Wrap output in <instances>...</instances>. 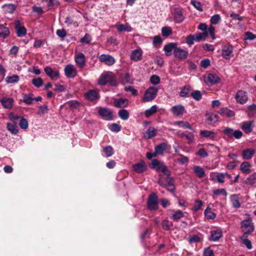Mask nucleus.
Listing matches in <instances>:
<instances>
[{
	"instance_id": "nucleus-6",
	"label": "nucleus",
	"mask_w": 256,
	"mask_h": 256,
	"mask_svg": "<svg viewBox=\"0 0 256 256\" xmlns=\"http://www.w3.org/2000/svg\"><path fill=\"white\" fill-rule=\"evenodd\" d=\"M158 92V88L156 87L152 86L148 88L144 92L142 101L144 102H150L154 100Z\"/></svg>"
},
{
	"instance_id": "nucleus-35",
	"label": "nucleus",
	"mask_w": 256,
	"mask_h": 256,
	"mask_svg": "<svg viewBox=\"0 0 256 256\" xmlns=\"http://www.w3.org/2000/svg\"><path fill=\"white\" fill-rule=\"evenodd\" d=\"M240 198L239 194H234L230 196V200L234 208H238L240 206Z\"/></svg>"
},
{
	"instance_id": "nucleus-43",
	"label": "nucleus",
	"mask_w": 256,
	"mask_h": 256,
	"mask_svg": "<svg viewBox=\"0 0 256 256\" xmlns=\"http://www.w3.org/2000/svg\"><path fill=\"white\" fill-rule=\"evenodd\" d=\"M248 235H246V234H243L242 236L240 237V240H242V243L246 246V247L250 250L252 248V246L251 244L250 240L248 239Z\"/></svg>"
},
{
	"instance_id": "nucleus-46",
	"label": "nucleus",
	"mask_w": 256,
	"mask_h": 256,
	"mask_svg": "<svg viewBox=\"0 0 256 256\" xmlns=\"http://www.w3.org/2000/svg\"><path fill=\"white\" fill-rule=\"evenodd\" d=\"M161 31L162 36L164 37H168L172 34V29L169 26L162 27Z\"/></svg>"
},
{
	"instance_id": "nucleus-34",
	"label": "nucleus",
	"mask_w": 256,
	"mask_h": 256,
	"mask_svg": "<svg viewBox=\"0 0 256 256\" xmlns=\"http://www.w3.org/2000/svg\"><path fill=\"white\" fill-rule=\"evenodd\" d=\"M220 114L222 116L228 118H231L235 115V113L233 110H232L227 108H222L220 110Z\"/></svg>"
},
{
	"instance_id": "nucleus-10",
	"label": "nucleus",
	"mask_w": 256,
	"mask_h": 256,
	"mask_svg": "<svg viewBox=\"0 0 256 256\" xmlns=\"http://www.w3.org/2000/svg\"><path fill=\"white\" fill-rule=\"evenodd\" d=\"M44 71L52 80H56L60 77V72L57 69H52L50 66H46L44 68Z\"/></svg>"
},
{
	"instance_id": "nucleus-17",
	"label": "nucleus",
	"mask_w": 256,
	"mask_h": 256,
	"mask_svg": "<svg viewBox=\"0 0 256 256\" xmlns=\"http://www.w3.org/2000/svg\"><path fill=\"white\" fill-rule=\"evenodd\" d=\"M171 111L174 116H182L186 112L184 106L182 104L174 106L172 108Z\"/></svg>"
},
{
	"instance_id": "nucleus-21",
	"label": "nucleus",
	"mask_w": 256,
	"mask_h": 256,
	"mask_svg": "<svg viewBox=\"0 0 256 256\" xmlns=\"http://www.w3.org/2000/svg\"><path fill=\"white\" fill-rule=\"evenodd\" d=\"M233 47L231 45H226L224 46L222 49V56L226 59H230L232 54L233 52Z\"/></svg>"
},
{
	"instance_id": "nucleus-19",
	"label": "nucleus",
	"mask_w": 256,
	"mask_h": 256,
	"mask_svg": "<svg viewBox=\"0 0 256 256\" xmlns=\"http://www.w3.org/2000/svg\"><path fill=\"white\" fill-rule=\"evenodd\" d=\"M142 50L140 48L134 50L130 54V58L134 62H138L142 59Z\"/></svg>"
},
{
	"instance_id": "nucleus-11",
	"label": "nucleus",
	"mask_w": 256,
	"mask_h": 256,
	"mask_svg": "<svg viewBox=\"0 0 256 256\" xmlns=\"http://www.w3.org/2000/svg\"><path fill=\"white\" fill-rule=\"evenodd\" d=\"M84 97L88 100L93 102L98 100L100 98V96L97 90H90L85 93Z\"/></svg>"
},
{
	"instance_id": "nucleus-7",
	"label": "nucleus",
	"mask_w": 256,
	"mask_h": 256,
	"mask_svg": "<svg viewBox=\"0 0 256 256\" xmlns=\"http://www.w3.org/2000/svg\"><path fill=\"white\" fill-rule=\"evenodd\" d=\"M98 114L102 119L106 120H110L113 118L112 112L108 108L100 107L98 110Z\"/></svg>"
},
{
	"instance_id": "nucleus-52",
	"label": "nucleus",
	"mask_w": 256,
	"mask_h": 256,
	"mask_svg": "<svg viewBox=\"0 0 256 256\" xmlns=\"http://www.w3.org/2000/svg\"><path fill=\"white\" fill-rule=\"evenodd\" d=\"M190 96H192L194 99L198 101L200 100L202 98L200 92L198 90L192 92Z\"/></svg>"
},
{
	"instance_id": "nucleus-26",
	"label": "nucleus",
	"mask_w": 256,
	"mask_h": 256,
	"mask_svg": "<svg viewBox=\"0 0 256 256\" xmlns=\"http://www.w3.org/2000/svg\"><path fill=\"white\" fill-rule=\"evenodd\" d=\"M206 116V122L209 124H214L218 120V116L213 112L207 113Z\"/></svg>"
},
{
	"instance_id": "nucleus-63",
	"label": "nucleus",
	"mask_w": 256,
	"mask_h": 256,
	"mask_svg": "<svg viewBox=\"0 0 256 256\" xmlns=\"http://www.w3.org/2000/svg\"><path fill=\"white\" fill-rule=\"evenodd\" d=\"M91 40L92 38L88 34H86L84 36L80 39V42L82 43L88 44Z\"/></svg>"
},
{
	"instance_id": "nucleus-28",
	"label": "nucleus",
	"mask_w": 256,
	"mask_h": 256,
	"mask_svg": "<svg viewBox=\"0 0 256 256\" xmlns=\"http://www.w3.org/2000/svg\"><path fill=\"white\" fill-rule=\"evenodd\" d=\"M120 81L123 84H131L133 82V79L129 74L124 73L120 74Z\"/></svg>"
},
{
	"instance_id": "nucleus-50",
	"label": "nucleus",
	"mask_w": 256,
	"mask_h": 256,
	"mask_svg": "<svg viewBox=\"0 0 256 256\" xmlns=\"http://www.w3.org/2000/svg\"><path fill=\"white\" fill-rule=\"evenodd\" d=\"M192 132H188L186 134V138L188 140V144H192L194 142L195 138L194 135V130H193Z\"/></svg>"
},
{
	"instance_id": "nucleus-33",
	"label": "nucleus",
	"mask_w": 256,
	"mask_h": 256,
	"mask_svg": "<svg viewBox=\"0 0 256 256\" xmlns=\"http://www.w3.org/2000/svg\"><path fill=\"white\" fill-rule=\"evenodd\" d=\"M6 128L12 134L16 135L18 132V126L16 123L12 124L8 122L6 124Z\"/></svg>"
},
{
	"instance_id": "nucleus-22",
	"label": "nucleus",
	"mask_w": 256,
	"mask_h": 256,
	"mask_svg": "<svg viewBox=\"0 0 256 256\" xmlns=\"http://www.w3.org/2000/svg\"><path fill=\"white\" fill-rule=\"evenodd\" d=\"M158 130L154 127H150L145 132L143 136L146 139H150L157 135Z\"/></svg>"
},
{
	"instance_id": "nucleus-9",
	"label": "nucleus",
	"mask_w": 256,
	"mask_h": 256,
	"mask_svg": "<svg viewBox=\"0 0 256 256\" xmlns=\"http://www.w3.org/2000/svg\"><path fill=\"white\" fill-rule=\"evenodd\" d=\"M235 98L237 102L244 104L248 100V94L246 91L242 90H238L236 94Z\"/></svg>"
},
{
	"instance_id": "nucleus-58",
	"label": "nucleus",
	"mask_w": 256,
	"mask_h": 256,
	"mask_svg": "<svg viewBox=\"0 0 256 256\" xmlns=\"http://www.w3.org/2000/svg\"><path fill=\"white\" fill-rule=\"evenodd\" d=\"M19 125L22 129H26L28 126L27 120L24 118H22L20 121Z\"/></svg>"
},
{
	"instance_id": "nucleus-57",
	"label": "nucleus",
	"mask_w": 256,
	"mask_h": 256,
	"mask_svg": "<svg viewBox=\"0 0 256 256\" xmlns=\"http://www.w3.org/2000/svg\"><path fill=\"white\" fill-rule=\"evenodd\" d=\"M190 4L198 10L200 12H202L203 10L202 7V4L200 2L192 0L190 2Z\"/></svg>"
},
{
	"instance_id": "nucleus-4",
	"label": "nucleus",
	"mask_w": 256,
	"mask_h": 256,
	"mask_svg": "<svg viewBox=\"0 0 256 256\" xmlns=\"http://www.w3.org/2000/svg\"><path fill=\"white\" fill-rule=\"evenodd\" d=\"M222 132L229 139H231L233 137L236 139H240L243 136L242 132L240 130H234L228 127L224 128L222 130Z\"/></svg>"
},
{
	"instance_id": "nucleus-18",
	"label": "nucleus",
	"mask_w": 256,
	"mask_h": 256,
	"mask_svg": "<svg viewBox=\"0 0 256 256\" xmlns=\"http://www.w3.org/2000/svg\"><path fill=\"white\" fill-rule=\"evenodd\" d=\"M254 127V122L248 120L242 123L241 128L246 134H250L252 132Z\"/></svg>"
},
{
	"instance_id": "nucleus-56",
	"label": "nucleus",
	"mask_w": 256,
	"mask_h": 256,
	"mask_svg": "<svg viewBox=\"0 0 256 256\" xmlns=\"http://www.w3.org/2000/svg\"><path fill=\"white\" fill-rule=\"evenodd\" d=\"M212 192L214 194L217 196L223 195L226 196H227L228 194L224 188L214 190H212Z\"/></svg>"
},
{
	"instance_id": "nucleus-60",
	"label": "nucleus",
	"mask_w": 256,
	"mask_h": 256,
	"mask_svg": "<svg viewBox=\"0 0 256 256\" xmlns=\"http://www.w3.org/2000/svg\"><path fill=\"white\" fill-rule=\"evenodd\" d=\"M220 20V16L218 14H216L211 18L210 22L212 24H216L219 23Z\"/></svg>"
},
{
	"instance_id": "nucleus-12",
	"label": "nucleus",
	"mask_w": 256,
	"mask_h": 256,
	"mask_svg": "<svg viewBox=\"0 0 256 256\" xmlns=\"http://www.w3.org/2000/svg\"><path fill=\"white\" fill-rule=\"evenodd\" d=\"M66 76L68 78H74L77 74L76 68L72 64H68L64 68Z\"/></svg>"
},
{
	"instance_id": "nucleus-39",
	"label": "nucleus",
	"mask_w": 256,
	"mask_h": 256,
	"mask_svg": "<svg viewBox=\"0 0 256 256\" xmlns=\"http://www.w3.org/2000/svg\"><path fill=\"white\" fill-rule=\"evenodd\" d=\"M166 148V144L165 143H161L154 148V152L156 155L162 154Z\"/></svg>"
},
{
	"instance_id": "nucleus-36",
	"label": "nucleus",
	"mask_w": 256,
	"mask_h": 256,
	"mask_svg": "<svg viewBox=\"0 0 256 256\" xmlns=\"http://www.w3.org/2000/svg\"><path fill=\"white\" fill-rule=\"evenodd\" d=\"M222 236V232L220 230L211 232V236L209 238L210 240L216 241Z\"/></svg>"
},
{
	"instance_id": "nucleus-15",
	"label": "nucleus",
	"mask_w": 256,
	"mask_h": 256,
	"mask_svg": "<svg viewBox=\"0 0 256 256\" xmlns=\"http://www.w3.org/2000/svg\"><path fill=\"white\" fill-rule=\"evenodd\" d=\"M204 80L208 85L214 84L218 83L220 81V78L217 75L212 74H208L207 76L204 77Z\"/></svg>"
},
{
	"instance_id": "nucleus-61",
	"label": "nucleus",
	"mask_w": 256,
	"mask_h": 256,
	"mask_svg": "<svg viewBox=\"0 0 256 256\" xmlns=\"http://www.w3.org/2000/svg\"><path fill=\"white\" fill-rule=\"evenodd\" d=\"M206 216L210 219H214L216 218V214L211 211L210 209L206 208L204 212Z\"/></svg>"
},
{
	"instance_id": "nucleus-47",
	"label": "nucleus",
	"mask_w": 256,
	"mask_h": 256,
	"mask_svg": "<svg viewBox=\"0 0 256 256\" xmlns=\"http://www.w3.org/2000/svg\"><path fill=\"white\" fill-rule=\"evenodd\" d=\"M103 151L104 152L106 157H110L114 154L112 147L110 146H108L103 148Z\"/></svg>"
},
{
	"instance_id": "nucleus-32",
	"label": "nucleus",
	"mask_w": 256,
	"mask_h": 256,
	"mask_svg": "<svg viewBox=\"0 0 256 256\" xmlns=\"http://www.w3.org/2000/svg\"><path fill=\"white\" fill-rule=\"evenodd\" d=\"M117 30L119 32H130L132 31V28L131 26L128 24H124L120 22H117L116 24Z\"/></svg>"
},
{
	"instance_id": "nucleus-51",
	"label": "nucleus",
	"mask_w": 256,
	"mask_h": 256,
	"mask_svg": "<svg viewBox=\"0 0 256 256\" xmlns=\"http://www.w3.org/2000/svg\"><path fill=\"white\" fill-rule=\"evenodd\" d=\"M32 83L36 88H40L44 84L43 80L40 78H34L32 80Z\"/></svg>"
},
{
	"instance_id": "nucleus-31",
	"label": "nucleus",
	"mask_w": 256,
	"mask_h": 256,
	"mask_svg": "<svg viewBox=\"0 0 256 256\" xmlns=\"http://www.w3.org/2000/svg\"><path fill=\"white\" fill-rule=\"evenodd\" d=\"M192 88L189 86H186L182 88L180 92V96L182 98H188L190 96Z\"/></svg>"
},
{
	"instance_id": "nucleus-30",
	"label": "nucleus",
	"mask_w": 256,
	"mask_h": 256,
	"mask_svg": "<svg viewBox=\"0 0 256 256\" xmlns=\"http://www.w3.org/2000/svg\"><path fill=\"white\" fill-rule=\"evenodd\" d=\"M202 136L214 140L216 136V134L212 130H202L200 132Z\"/></svg>"
},
{
	"instance_id": "nucleus-49",
	"label": "nucleus",
	"mask_w": 256,
	"mask_h": 256,
	"mask_svg": "<svg viewBox=\"0 0 256 256\" xmlns=\"http://www.w3.org/2000/svg\"><path fill=\"white\" fill-rule=\"evenodd\" d=\"M194 170L196 176H204L205 174L204 168L198 166H194Z\"/></svg>"
},
{
	"instance_id": "nucleus-2",
	"label": "nucleus",
	"mask_w": 256,
	"mask_h": 256,
	"mask_svg": "<svg viewBox=\"0 0 256 256\" xmlns=\"http://www.w3.org/2000/svg\"><path fill=\"white\" fill-rule=\"evenodd\" d=\"M247 218L242 220L241 222V228L243 232V234L248 235L254 230V226L252 222V219L248 214H246Z\"/></svg>"
},
{
	"instance_id": "nucleus-64",
	"label": "nucleus",
	"mask_w": 256,
	"mask_h": 256,
	"mask_svg": "<svg viewBox=\"0 0 256 256\" xmlns=\"http://www.w3.org/2000/svg\"><path fill=\"white\" fill-rule=\"evenodd\" d=\"M150 82L153 84H158L160 82V78L159 76L156 75H152L150 77Z\"/></svg>"
},
{
	"instance_id": "nucleus-40",
	"label": "nucleus",
	"mask_w": 256,
	"mask_h": 256,
	"mask_svg": "<svg viewBox=\"0 0 256 256\" xmlns=\"http://www.w3.org/2000/svg\"><path fill=\"white\" fill-rule=\"evenodd\" d=\"M184 20V16L180 10H176L174 13V20L177 23H180Z\"/></svg>"
},
{
	"instance_id": "nucleus-23",
	"label": "nucleus",
	"mask_w": 256,
	"mask_h": 256,
	"mask_svg": "<svg viewBox=\"0 0 256 256\" xmlns=\"http://www.w3.org/2000/svg\"><path fill=\"white\" fill-rule=\"evenodd\" d=\"M75 62L80 68H82L86 65L85 56L82 53H78L75 56Z\"/></svg>"
},
{
	"instance_id": "nucleus-44",
	"label": "nucleus",
	"mask_w": 256,
	"mask_h": 256,
	"mask_svg": "<svg viewBox=\"0 0 256 256\" xmlns=\"http://www.w3.org/2000/svg\"><path fill=\"white\" fill-rule=\"evenodd\" d=\"M34 100L33 94H24L23 96V102L28 104H30Z\"/></svg>"
},
{
	"instance_id": "nucleus-37",
	"label": "nucleus",
	"mask_w": 256,
	"mask_h": 256,
	"mask_svg": "<svg viewBox=\"0 0 256 256\" xmlns=\"http://www.w3.org/2000/svg\"><path fill=\"white\" fill-rule=\"evenodd\" d=\"M10 34L8 28L3 24H0V38H6Z\"/></svg>"
},
{
	"instance_id": "nucleus-3",
	"label": "nucleus",
	"mask_w": 256,
	"mask_h": 256,
	"mask_svg": "<svg viewBox=\"0 0 256 256\" xmlns=\"http://www.w3.org/2000/svg\"><path fill=\"white\" fill-rule=\"evenodd\" d=\"M98 84L102 86H105L106 84H109L113 86L117 85L116 79L112 74L101 75L98 80Z\"/></svg>"
},
{
	"instance_id": "nucleus-1",
	"label": "nucleus",
	"mask_w": 256,
	"mask_h": 256,
	"mask_svg": "<svg viewBox=\"0 0 256 256\" xmlns=\"http://www.w3.org/2000/svg\"><path fill=\"white\" fill-rule=\"evenodd\" d=\"M150 166L151 168L157 172H162L166 176H170L171 174L170 170L162 161L154 159L152 160Z\"/></svg>"
},
{
	"instance_id": "nucleus-13",
	"label": "nucleus",
	"mask_w": 256,
	"mask_h": 256,
	"mask_svg": "<svg viewBox=\"0 0 256 256\" xmlns=\"http://www.w3.org/2000/svg\"><path fill=\"white\" fill-rule=\"evenodd\" d=\"M99 60L106 65L110 66L115 63V59L109 54H102L99 56Z\"/></svg>"
},
{
	"instance_id": "nucleus-41",
	"label": "nucleus",
	"mask_w": 256,
	"mask_h": 256,
	"mask_svg": "<svg viewBox=\"0 0 256 256\" xmlns=\"http://www.w3.org/2000/svg\"><path fill=\"white\" fill-rule=\"evenodd\" d=\"M157 106L156 105L152 106L150 108L146 110L144 115L146 118H149L157 112Z\"/></svg>"
},
{
	"instance_id": "nucleus-8",
	"label": "nucleus",
	"mask_w": 256,
	"mask_h": 256,
	"mask_svg": "<svg viewBox=\"0 0 256 256\" xmlns=\"http://www.w3.org/2000/svg\"><path fill=\"white\" fill-rule=\"evenodd\" d=\"M148 207L151 210L158 208V198L156 194L152 193L149 196L148 199Z\"/></svg>"
},
{
	"instance_id": "nucleus-38",
	"label": "nucleus",
	"mask_w": 256,
	"mask_h": 256,
	"mask_svg": "<svg viewBox=\"0 0 256 256\" xmlns=\"http://www.w3.org/2000/svg\"><path fill=\"white\" fill-rule=\"evenodd\" d=\"M250 164L248 162H244L242 163L240 170L243 172V174H248L250 172Z\"/></svg>"
},
{
	"instance_id": "nucleus-54",
	"label": "nucleus",
	"mask_w": 256,
	"mask_h": 256,
	"mask_svg": "<svg viewBox=\"0 0 256 256\" xmlns=\"http://www.w3.org/2000/svg\"><path fill=\"white\" fill-rule=\"evenodd\" d=\"M162 226L164 230H168L172 226L173 224L171 222L166 220L162 222Z\"/></svg>"
},
{
	"instance_id": "nucleus-42",
	"label": "nucleus",
	"mask_w": 256,
	"mask_h": 256,
	"mask_svg": "<svg viewBox=\"0 0 256 256\" xmlns=\"http://www.w3.org/2000/svg\"><path fill=\"white\" fill-rule=\"evenodd\" d=\"M184 216L182 211L180 210H178L174 211V214L171 216V218H172L174 220L178 222L181 218H183Z\"/></svg>"
},
{
	"instance_id": "nucleus-25",
	"label": "nucleus",
	"mask_w": 256,
	"mask_h": 256,
	"mask_svg": "<svg viewBox=\"0 0 256 256\" xmlns=\"http://www.w3.org/2000/svg\"><path fill=\"white\" fill-rule=\"evenodd\" d=\"M128 100L126 98H116L114 101V105L118 108H123L128 105Z\"/></svg>"
},
{
	"instance_id": "nucleus-59",
	"label": "nucleus",
	"mask_w": 256,
	"mask_h": 256,
	"mask_svg": "<svg viewBox=\"0 0 256 256\" xmlns=\"http://www.w3.org/2000/svg\"><path fill=\"white\" fill-rule=\"evenodd\" d=\"M195 37V40L197 42H200L202 39H204L208 36L206 32L204 33H198L194 35Z\"/></svg>"
},
{
	"instance_id": "nucleus-20",
	"label": "nucleus",
	"mask_w": 256,
	"mask_h": 256,
	"mask_svg": "<svg viewBox=\"0 0 256 256\" xmlns=\"http://www.w3.org/2000/svg\"><path fill=\"white\" fill-rule=\"evenodd\" d=\"M132 168L138 173H142L146 170L147 167L144 160H140V162L134 164Z\"/></svg>"
},
{
	"instance_id": "nucleus-55",
	"label": "nucleus",
	"mask_w": 256,
	"mask_h": 256,
	"mask_svg": "<svg viewBox=\"0 0 256 256\" xmlns=\"http://www.w3.org/2000/svg\"><path fill=\"white\" fill-rule=\"evenodd\" d=\"M6 80L7 83H15L19 80V77L17 75H13L7 76Z\"/></svg>"
},
{
	"instance_id": "nucleus-29",
	"label": "nucleus",
	"mask_w": 256,
	"mask_h": 256,
	"mask_svg": "<svg viewBox=\"0 0 256 256\" xmlns=\"http://www.w3.org/2000/svg\"><path fill=\"white\" fill-rule=\"evenodd\" d=\"M16 29L17 31L16 33L18 36L22 37L26 34V28L24 26H20V22L18 20L16 21Z\"/></svg>"
},
{
	"instance_id": "nucleus-62",
	"label": "nucleus",
	"mask_w": 256,
	"mask_h": 256,
	"mask_svg": "<svg viewBox=\"0 0 256 256\" xmlns=\"http://www.w3.org/2000/svg\"><path fill=\"white\" fill-rule=\"evenodd\" d=\"M109 128L114 132H118L120 130L121 127L116 124H112L109 126Z\"/></svg>"
},
{
	"instance_id": "nucleus-48",
	"label": "nucleus",
	"mask_w": 256,
	"mask_h": 256,
	"mask_svg": "<svg viewBox=\"0 0 256 256\" xmlns=\"http://www.w3.org/2000/svg\"><path fill=\"white\" fill-rule=\"evenodd\" d=\"M118 116L123 120H127L129 118V113L127 110L122 109L118 112Z\"/></svg>"
},
{
	"instance_id": "nucleus-45",
	"label": "nucleus",
	"mask_w": 256,
	"mask_h": 256,
	"mask_svg": "<svg viewBox=\"0 0 256 256\" xmlns=\"http://www.w3.org/2000/svg\"><path fill=\"white\" fill-rule=\"evenodd\" d=\"M174 125H178L180 127L184 128H188L190 130H192L190 124L188 122L185 121H176L174 122Z\"/></svg>"
},
{
	"instance_id": "nucleus-5",
	"label": "nucleus",
	"mask_w": 256,
	"mask_h": 256,
	"mask_svg": "<svg viewBox=\"0 0 256 256\" xmlns=\"http://www.w3.org/2000/svg\"><path fill=\"white\" fill-rule=\"evenodd\" d=\"M158 183L161 186L166 188L168 191L172 192L174 189L172 177H160Z\"/></svg>"
},
{
	"instance_id": "nucleus-16",
	"label": "nucleus",
	"mask_w": 256,
	"mask_h": 256,
	"mask_svg": "<svg viewBox=\"0 0 256 256\" xmlns=\"http://www.w3.org/2000/svg\"><path fill=\"white\" fill-rule=\"evenodd\" d=\"M178 44L176 42H170L166 44L164 46V50L165 54L168 56L172 54V52H174V50L177 48Z\"/></svg>"
},
{
	"instance_id": "nucleus-27",
	"label": "nucleus",
	"mask_w": 256,
	"mask_h": 256,
	"mask_svg": "<svg viewBox=\"0 0 256 256\" xmlns=\"http://www.w3.org/2000/svg\"><path fill=\"white\" fill-rule=\"evenodd\" d=\"M256 153V150L253 148H250L244 150L242 152V156L244 160H250L252 158Z\"/></svg>"
},
{
	"instance_id": "nucleus-24",
	"label": "nucleus",
	"mask_w": 256,
	"mask_h": 256,
	"mask_svg": "<svg viewBox=\"0 0 256 256\" xmlns=\"http://www.w3.org/2000/svg\"><path fill=\"white\" fill-rule=\"evenodd\" d=\"M0 101L5 108L10 109L12 107L14 100L10 98L4 97L0 99Z\"/></svg>"
},
{
	"instance_id": "nucleus-14",
	"label": "nucleus",
	"mask_w": 256,
	"mask_h": 256,
	"mask_svg": "<svg viewBox=\"0 0 256 256\" xmlns=\"http://www.w3.org/2000/svg\"><path fill=\"white\" fill-rule=\"evenodd\" d=\"M188 54V52L186 50L177 47L174 52V56L178 59L182 60L186 58Z\"/></svg>"
},
{
	"instance_id": "nucleus-53",
	"label": "nucleus",
	"mask_w": 256,
	"mask_h": 256,
	"mask_svg": "<svg viewBox=\"0 0 256 256\" xmlns=\"http://www.w3.org/2000/svg\"><path fill=\"white\" fill-rule=\"evenodd\" d=\"M48 106L46 105L40 106L38 108L37 114L40 116H42L48 113Z\"/></svg>"
}]
</instances>
